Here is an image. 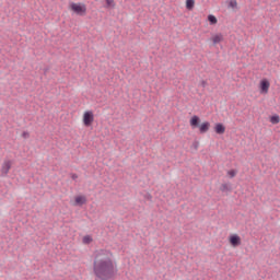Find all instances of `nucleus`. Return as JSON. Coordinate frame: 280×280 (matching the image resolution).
<instances>
[{"mask_svg": "<svg viewBox=\"0 0 280 280\" xmlns=\"http://www.w3.org/2000/svg\"><path fill=\"white\" fill-rule=\"evenodd\" d=\"M106 8H115V0H105Z\"/></svg>", "mask_w": 280, "mask_h": 280, "instance_id": "17", "label": "nucleus"}, {"mask_svg": "<svg viewBox=\"0 0 280 280\" xmlns=\"http://www.w3.org/2000/svg\"><path fill=\"white\" fill-rule=\"evenodd\" d=\"M226 189H229V185L223 184V185L221 186V191H226Z\"/></svg>", "mask_w": 280, "mask_h": 280, "instance_id": "19", "label": "nucleus"}, {"mask_svg": "<svg viewBox=\"0 0 280 280\" xmlns=\"http://www.w3.org/2000/svg\"><path fill=\"white\" fill-rule=\"evenodd\" d=\"M208 21L210 23V25H217L218 24V18H215V15H208Z\"/></svg>", "mask_w": 280, "mask_h": 280, "instance_id": "12", "label": "nucleus"}, {"mask_svg": "<svg viewBox=\"0 0 280 280\" xmlns=\"http://www.w3.org/2000/svg\"><path fill=\"white\" fill-rule=\"evenodd\" d=\"M83 244H91L93 242V237L91 235H85L82 238Z\"/></svg>", "mask_w": 280, "mask_h": 280, "instance_id": "14", "label": "nucleus"}, {"mask_svg": "<svg viewBox=\"0 0 280 280\" xmlns=\"http://www.w3.org/2000/svg\"><path fill=\"white\" fill-rule=\"evenodd\" d=\"M189 124H190L191 128H199V132L201 135L209 132V129L211 128V122H209V121H203L200 124V117H198L197 115H195L190 118Z\"/></svg>", "mask_w": 280, "mask_h": 280, "instance_id": "3", "label": "nucleus"}, {"mask_svg": "<svg viewBox=\"0 0 280 280\" xmlns=\"http://www.w3.org/2000/svg\"><path fill=\"white\" fill-rule=\"evenodd\" d=\"M229 8H232V10L237 9V0H230Z\"/></svg>", "mask_w": 280, "mask_h": 280, "instance_id": "16", "label": "nucleus"}, {"mask_svg": "<svg viewBox=\"0 0 280 280\" xmlns=\"http://www.w3.org/2000/svg\"><path fill=\"white\" fill-rule=\"evenodd\" d=\"M23 139H30V133L27 131H24L22 133Z\"/></svg>", "mask_w": 280, "mask_h": 280, "instance_id": "18", "label": "nucleus"}, {"mask_svg": "<svg viewBox=\"0 0 280 280\" xmlns=\"http://www.w3.org/2000/svg\"><path fill=\"white\" fill-rule=\"evenodd\" d=\"M214 132L217 135H224L226 132V127L222 122L214 125Z\"/></svg>", "mask_w": 280, "mask_h": 280, "instance_id": "10", "label": "nucleus"}, {"mask_svg": "<svg viewBox=\"0 0 280 280\" xmlns=\"http://www.w3.org/2000/svg\"><path fill=\"white\" fill-rule=\"evenodd\" d=\"M269 121H270V124H272L273 126L277 125V124H279V122H280V117H279V115H273V116H271V117L269 118Z\"/></svg>", "mask_w": 280, "mask_h": 280, "instance_id": "11", "label": "nucleus"}, {"mask_svg": "<svg viewBox=\"0 0 280 280\" xmlns=\"http://www.w3.org/2000/svg\"><path fill=\"white\" fill-rule=\"evenodd\" d=\"M10 170H12V161L4 160L1 165V176H7L8 174H10Z\"/></svg>", "mask_w": 280, "mask_h": 280, "instance_id": "7", "label": "nucleus"}, {"mask_svg": "<svg viewBox=\"0 0 280 280\" xmlns=\"http://www.w3.org/2000/svg\"><path fill=\"white\" fill-rule=\"evenodd\" d=\"M95 121V114L93 110H85L82 115V124L85 128H91Z\"/></svg>", "mask_w": 280, "mask_h": 280, "instance_id": "4", "label": "nucleus"}, {"mask_svg": "<svg viewBox=\"0 0 280 280\" xmlns=\"http://www.w3.org/2000/svg\"><path fill=\"white\" fill-rule=\"evenodd\" d=\"M86 196L84 195H78L74 197L73 207H82L86 205Z\"/></svg>", "mask_w": 280, "mask_h": 280, "instance_id": "9", "label": "nucleus"}, {"mask_svg": "<svg viewBox=\"0 0 280 280\" xmlns=\"http://www.w3.org/2000/svg\"><path fill=\"white\" fill-rule=\"evenodd\" d=\"M260 95H268L270 91V81L268 79H261L258 84Z\"/></svg>", "mask_w": 280, "mask_h": 280, "instance_id": "5", "label": "nucleus"}, {"mask_svg": "<svg viewBox=\"0 0 280 280\" xmlns=\"http://www.w3.org/2000/svg\"><path fill=\"white\" fill-rule=\"evenodd\" d=\"M229 178H235L237 176V172L235 170H230L226 172Z\"/></svg>", "mask_w": 280, "mask_h": 280, "instance_id": "15", "label": "nucleus"}, {"mask_svg": "<svg viewBox=\"0 0 280 280\" xmlns=\"http://www.w3.org/2000/svg\"><path fill=\"white\" fill-rule=\"evenodd\" d=\"M68 10L71 11L75 16H86L89 9L84 2H70Z\"/></svg>", "mask_w": 280, "mask_h": 280, "instance_id": "2", "label": "nucleus"}, {"mask_svg": "<svg viewBox=\"0 0 280 280\" xmlns=\"http://www.w3.org/2000/svg\"><path fill=\"white\" fill-rule=\"evenodd\" d=\"M195 5H196V0H186V8L188 10H194Z\"/></svg>", "mask_w": 280, "mask_h": 280, "instance_id": "13", "label": "nucleus"}, {"mask_svg": "<svg viewBox=\"0 0 280 280\" xmlns=\"http://www.w3.org/2000/svg\"><path fill=\"white\" fill-rule=\"evenodd\" d=\"M93 272L98 280H108L115 277V272H117V262H115L113 252L107 249L95 252Z\"/></svg>", "mask_w": 280, "mask_h": 280, "instance_id": "1", "label": "nucleus"}, {"mask_svg": "<svg viewBox=\"0 0 280 280\" xmlns=\"http://www.w3.org/2000/svg\"><path fill=\"white\" fill-rule=\"evenodd\" d=\"M202 84H203V86H205V84H207V82L202 81Z\"/></svg>", "mask_w": 280, "mask_h": 280, "instance_id": "21", "label": "nucleus"}, {"mask_svg": "<svg viewBox=\"0 0 280 280\" xmlns=\"http://www.w3.org/2000/svg\"><path fill=\"white\" fill-rule=\"evenodd\" d=\"M71 178H72V180H78V174H75V173L71 174Z\"/></svg>", "mask_w": 280, "mask_h": 280, "instance_id": "20", "label": "nucleus"}, {"mask_svg": "<svg viewBox=\"0 0 280 280\" xmlns=\"http://www.w3.org/2000/svg\"><path fill=\"white\" fill-rule=\"evenodd\" d=\"M210 42L212 45H220V43H224V34L222 33H213L210 37Z\"/></svg>", "mask_w": 280, "mask_h": 280, "instance_id": "8", "label": "nucleus"}, {"mask_svg": "<svg viewBox=\"0 0 280 280\" xmlns=\"http://www.w3.org/2000/svg\"><path fill=\"white\" fill-rule=\"evenodd\" d=\"M228 242L232 248H237L242 246V237L238 234H231L228 237Z\"/></svg>", "mask_w": 280, "mask_h": 280, "instance_id": "6", "label": "nucleus"}]
</instances>
